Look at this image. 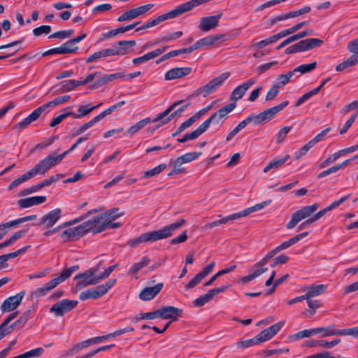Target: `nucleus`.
<instances>
[{"label":"nucleus","instance_id":"f257e3e1","mask_svg":"<svg viewBox=\"0 0 358 358\" xmlns=\"http://www.w3.org/2000/svg\"><path fill=\"white\" fill-rule=\"evenodd\" d=\"M185 222L186 221L184 219H180L178 221L165 226L159 230L142 234L138 237L129 240L127 244L131 247H136L142 243H152L158 240L169 238L172 236L173 232L175 230L182 227Z\"/></svg>","mask_w":358,"mask_h":358},{"label":"nucleus","instance_id":"f03ea898","mask_svg":"<svg viewBox=\"0 0 358 358\" xmlns=\"http://www.w3.org/2000/svg\"><path fill=\"white\" fill-rule=\"evenodd\" d=\"M200 4H201V0H191L189 1L185 2L178 6L176 8L171 10L170 12L159 15V17L150 21H148L141 27L136 28V31H139L141 30L152 27L166 20L178 17L184 13L192 10L193 8L199 6Z\"/></svg>","mask_w":358,"mask_h":358},{"label":"nucleus","instance_id":"7ed1b4c3","mask_svg":"<svg viewBox=\"0 0 358 358\" xmlns=\"http://www.w3.org/2000/svg\"><path fill=\"white\" fill-rule=\"evenodd\" d=\"M288 104L289 101H284L280 104L267 108L257 115L252 114L244 120L239 122L236 128L240 131L251 122H253L257 125L264 124L270 121L278 113L283 110Z\"/></svg>","mask_w":358,"mask_h":358},{"label":"nucleus","instance_id":"20e7f679","mask_svg":"<svg viewBox=\"0 0 358 358\" xmlns=\"http://www.w3.org/2000/svg\"><path fill=\"white\" fill-rule=\"evenodd\" d=\"M319 207L320 204L315 203L311 206H303L301 209L296 210L292 214L290 221L286 224V228L287 229H292L294 228L301 220L308 218L299 225L298 231L306 228L308 225L314 222L310 216L319 208Z\"/></svg>","mask_w":358,"mask_h":358},{"label":"nucleus","instance_id":"39448f33","mask_svg":"<svg viewBox=\"0 0 358 358\" xmlns=\"http://www.w3.org/2000/svg\"><path fill=\"white\" fill-rule=\"evenodd\" d=\"M271 203V199L263 201V202L256 204L252 207L248 208L242 211L227 215L220 220H218L214 221L211 223L207 224L204 227H203V229L212 228V227L217 226L219 224H225L227 222L233 221V220L239 219L241 217H245L252 213H254L255 211H257V210H259L264 208L265 206L270 204Z\"/></svg>","mask_w":358,"mask_h":358},{"label":"nucleus","instance_id":"423d86ee","mask_svg":"<svg viewBox=\"0 0 358 358\" xmlns=\"http://www.w3.org/2000/svg\"><path fill=\"white\" fill-rule=\"evenodd\" d=\"M99 269V264L86 270L83 273L77 274L74 280H78L76 288L80 290L89 285H94L101 282L99 275H96Z\"/></svg>","mask_w":358,"mask_h":358},{"label":"nucleus","instance_id":"0eeeda50","mask_svg":"<svg viewBox=\"0 0 358 358\" xmlns=\"http://www.w3.org/2000/svg\"><path fill=\"white\" fill-rule=\"evenodd\" d=\"M323 41L319 38H310L300 41L299 42L286 48L285 53L287 55L307 51L318 47L323 43Z\"/></svg>","mask_w":358,"mask_h":358},{"label":"nucleus","instance_id":"6e6552de","mask_svg":"<svg viewBox=\"0 0 358 358\" xmlns=\"http://www.w3.org/2000/svg\"><path fill=\"white\" fill-rule=\"evenodd\" d=\"M108 224V222H104V216L99 214L92 219L83 222L81 225L85 234L90 231L93 234H98L106 230L107 229Z\"/></svg>","mask_w":358,"mask_h":358},{"label":"nucleus","instance_id":"1a4fd4ad","mask_svg":"<svg viewBox=\"0 0 358 358\" xmlns=\"http://www.w3.org/2000/svg\"><path fill=\"white\" fill-rule=\"evenodd\" d=\"M78 303V302L76 300L62 299L52 305L50 312L53 313L55 317H62L65 313L74 309Z\"/></svg>","mask_w":358,"mask_h":358},{"label":"nucleus","instance_id":"9d476101","mask_svg":"<svg viewBox=\"0 0 358 358\" xmlns=\"http://www.w3.org/2000/svg\"><path fill=\"white\" fill-rule=\"evenodd\" d=\"M59 163V162L57 158L56 155L50 154L48 155L45 158H44L43 160H41L38 164H37L33 168V170L35 172L36 175L38 173L44 175L52 166L58 164Z\"/></svg>","mask_w":358,"mask_h":358},{"label":"nucleus","instance_id":"9b49d317","mask_svg":"<svg viewBox=\"0 0 358 358\" xmlns=\"http://www.w3.org/2000/svg\"><path fill=\"white\" fill-rule=\"evenodd\" d=\"M229 73L225 72L213 78L206 85L203 86V97H206L215 92L223 83L229 77Z\"/></svg>","mask_w":358,"mask_h":358},{"label":"nucleus","instance_id":"f8f14e48","mask_svg":"<svg viewBox=\"0 0 358 358\" xmlns=\"http://www.w3.org/2000/svg\"><path fill=\"white\" fill-rule=\"evenodd\" d=\"M24 295L25 291H22L15 296L7 298L1 306L2 312H10L16 309L21 303Z\"/></svg>","mask_w":358,"mask_h":358},{"label":"nucleus","instance_id":"ddd939ff","mask_svg":"<svg viewBox=\"0 0 358 358\" xmlns=\"http://www.w3.org/2000/svg\"><path fill=\"white\" fill-rule=\"evenodd\" d=\"M62 210L60 208H55L43 215L38 225H45V228L52 227L61 217Z\"/></svg>","mask_w":358,"mask_h":358},{"label":"nucleus","instance_id":"4468645a","mask_svg":"<svg viewBox=\"0 0 358 358\" xmlns=\"http://www.w3.org/2000/svg\"><path fill=\"white\" fill-rule=\"evenodd\" d=\"M85 234L82 225L80 224L77 227L66 229L60 234V237L64 242H66L79 239Z\"/></svg>","mask_w":358,"mask_h":358},{"label":"nucleus","instance_id":"2eb2a0df","mask_svg":"<svg viewBox=\"0 0 358 358\" xmlns=\"http://www.w3.org/2000/svg\"><path fill=\"white\" fill-rule=\"evenodd\" d=\"M182 101V100H180L173 103L164 112H162L159 114H158L155 119H153L152 120H151V122H160L161 123L159 125H157V127H159L160 126L167 124L173 119V115H171V114L169 115L170 113Z\"/></svg>","mask_w":358,"mask_h":358},{"label":"nucleus","instance_id":"dca6fc26","mask_svg":"<svg viewBox=\"0 0 358 358\" xmlns=\"http://www.w3.org/2000/svg\"><path fill=\"white\" fill-rule=\"evenodd\" d=\"M160 310L161 318L162 319H170L171 321H176L182 316V310L171 306H163Z\"/></svg>","mask_w":358,"mask_h":358},{"label":"nucleus","instance_id":"f3484780","mask_svg":"<svg viewBox=\"0 0 358 358\" xmlns=\"http://www.w3.org/2000/svg\"><path fill=\"white\" fill-rule=\"evenodd\" d=\"M163 287L162 282L157 283L152 287H147L140 292L139 298L143 301H150L161 292Z\"/></svg>","mask_w":358,"mask_h":358},{"label":"nucleus","instance_id":"a211bd4d","mask_svg":"<svg viewBox=\"0 0 358 358\" xmlns=\"http://www.w3.org/2000/svg\"><path fill=\"white\" fill-rule=\"evenodd\" d=\"M69 41L63 43L60 47L54 48L50 49L45 52H44L42 55L43 57H45L47 55H54V54H70L76 52L78 49V47H72L71 43H69Z\"/></svg>","mask_w":358,"mask_h":358},{"label":"nucleus","instance_id":"6ab92c4d","mask_svg":"<svg viewBox=\"0 0 358 358\" xmlns=\"http://www.w3.org/2000/svg\"><path fill=\"white\" fill-rule=\"evenodd\" d=\"M46 199L45 196H35L18 200L17 205L20 208L23 209L43 203Z\"/></svg>","mask_w":358,"mask_h":358},{"label":"nucleus","instance_id":"aec40b11","mask_svg":"<svg viewBox=\"0 0 358 358\" xmlns=\"http://www.w3.org/2000/svg\"><path fill=\"white\" fill-rule=\"evenodd\" d=\"M256 80L254 78L249 79L245 83L238 85L236 87L232 92L231 94V99H234L236 101L241 99L246 91L255 83Z\"/></svg>","mask_w":358,"mask_h":358},{"label":"nucleus","instance_id":"412c9836","mask_svg":"<svg viewBox=\"0 0 358 358\" xmlns=\"http://www.w3.org/2000/svg\"><path fill=\"white\" fill-rule=\"evenodd\" d=\"M222 13L215 15L203 17V32H207L215 29L218 24Z\"/></svg>","mask_w":358,"mask_h":358},{"label":"nucleus","instance_id":"4be33fe9","mask_svg":"<svg viewBox=\"0 0 358 358\" xmlns=\"http://www.w3.org/2000/svg\"><path fill=\"white\" fill-rule=\"evenodd\" d=\"M189 68H174L168 71L164 76L166 80L180 78L190 73Z\"/></svg>","mask_w":358,"mask_h":358},{"label":"nucleus","instance_id":"5701e85b","mask_svg":"<svg viewBox=\"0 0 358 358\" xmlns=\"http://www.w3.org/2000/svg\"><path fill=\"white\" fill-rule=\"evenodd\" d=\"M327 286L322 284L320 285H313L306 287L303 290L306 291V294L303 295L306 299L308 298H313L319 296L326 292Z\"/></svg>","mask_w":358,"mask_h":358},{"label":"nucleus","instance_id":"b1692460","mask_svg":"<svg viewBox=\"0 0 358 358\" xmlns=\"http://www.w3.org/2000/svg\"><path fill=\"white\" fill-rule=\"evenodd\" d=\"M40 116L38 115L36 111L34 110L28 117L23 119L19 123L15 124L13 127V129L17 130L18 132H21L22 130L27 128L31 123L38 119Z\"/></svg>","mask_w":358,"mask_h":358},{"label":"nucleus","instance_id":"393cba45","mask_svg":"<svg viewBox=\"0 0 358 358\" xmlns=\"http://www.w3.org/2000/svg\"><path fill=\"white\" fill-rule=\"evenodd\" d=\"M201 155V152H187L185 155L178 157L173 162L175 168L180 167L182 164L190 162L197 159Z\"/></svg>","mask_w":358,"mask_h":358},{"label":"nucleus","instance_id":"a878e982","mask_svg":"<svg viewBox=\"0 0 358 358\" xmlns=\"http://www.w3.org/2000/svg\"><path fill=\"white\" fill-rule=\"evenodd\" d=\"M340 342H341L340 338L334 339L330 342L323 341V340H321V341L310 340V341H306L305 342V345L307 347H309V348L315 347V346H322L323 348H331L334 347L335 345H336L337 344H338Z\"/></svg>","mask_w":358,"mask_h":358},{"label":"nucleus","instance_id":"bb28decb","mask_svg":"<svg viewBox=\"0 0 358 358\" xmlns=\"http://www.w3.org/2000/svg\"><path fill=\"white\" fill-rule=\"evenodd\" d=\"M317 334H322V337H328L332 336H340V329H336V324H333L327 327H321L316 328Z\"/></svg>","mask_w":358,"mask_h":358},{"label":"nucleus","instance_id":"cd10ccee","mask_svg":"<svg viewBox=\"0 0 358 358\" xmlns=\"http://www.w3.org/2000/svg\"><path fill=\"white\" fill-rule=\"evenodd\" d=\"M308 234V232L306 231V232H302L299 234L294 236V237L289 238V240H287L286 241H284L280 245H278L277 247V250H279V252H280L282 250H285V249L294 245L295 243H298L300 240H301L302 238L307 236Z\"/></svg>","mask_w":358,"mask_h":358},{"label":"nucleus","instance_id":"c85d7f7f","mask_svg":"<svg viewBox=\"0 0 358 358\" xmlns=\"http://www.w3.org/2000/svg\"><path fill=\"white\" fill-rule=\"evenodd\" d=\"M230 287V285H224L220 287L209 289L208 292L203 295V304L209 302L213 297L220 293L224 292Z\"/></svg>","mask_w":358,"mask_h":358},{"label":"nucleus","instance_id":"c756f323","mask_svg":"<svg viewBox=\"0 0 358 358\" xmlns=\"http://www.w3.org/2000/svg\"><path fill=\"white\" fill-rule=\"evenodd\" d=\"M150 122V117H146L143 120H141L139 122H136L133 126H131V127H129V129L124 133V134L126 136H132Z\"/></svg>","mask_w":358,"mask_h":358},{"label":"nucleus","instance_id":"7c9ffc66","mask_svg":"<svg viewBox=\"0 0 358 358\" xmlns=\"http://www.w3.org/2000/svg\"><path fill=\"white\" fill-rule=\"evenodd\" d=\"M36 176L35 172L34 171L33 169H31L30 171H27L24 174L22 175L20 177L17 178V179L14 180L8 186V189L12 190L17 186L20 185V184L23 183L24 182L29 180L30 178L34 177Z\"/></svg>","mask_w":358,"mask_h":358},{"label":"nucleus","instance_id":"2f4dec72","mask_svg":"<svg viewBox=\"0 0 358 358\" xmlns=\"http://www.w3.org/2000/svg\"><path fill=\"white\" fill-rule=\"evenodd\" d=\"M358 64V55H352L346 60L336 66L337 71H342L348 68L352 67Z\"/></svg>","mask_w":358,"mask_h":358},{"label":"nucleus","instance_id":"473e14b6","mask_svg":"<svg viewBox=\"0 0 358 358\" xmlns=\"http://www.w3.org/2000/svg\"><path fill=\"white\" fill-rule=\"evenodd\" d=\"M116 282V279H110L108 282H106L105 284L100 285L96 286V287H94V289L95 292L96 293V295L98 298L101 297L105 294L108 292V291L112 288Z\"/></svg>","mask_w":358,"mask_h":358},{"label":"nucleus","instance_id":"72a5a7b5","mask_svg":"<svg viewBox=\"0 0 358 358\" xmlns=\"http://www.w3.org/2000/svg\"><path fill=\"white\" fill-rule=\"evenodd\" d=\"M101 105V103H99L98 105L93 106L91 107H90L89 105L80 106L78 109V111L79 112V113L77 114V113L72 112L71 116L74 118L84 117L85 116L89 115L94 109L99 107Z\"/></svg>","mask_w":358,"mask_h":358},{"label":"nucleus","instance_id":"f704fd0d","mask_svg":"<svg viewBox=\"0 0 358 358\" xmlns=\"http://www.w3.org/2000/svg\"><path fill=\"white\" fill-rule=\"evenodd\" d=\"M289 158V155L280 159H274L271 160L264 169V172L267 173L273 169H278L281 167Z\"/></svg>","mask_w":358,"mask_h":358},{"label":"nucleus","instance_id":"c9c22d12","mask_svg":"<svg viewBox=\"0 0 358 358\" xmlns=\"http://www.w3.org/2000/svg\"><path fill=\"white\" fill-rule=\"evenodd\" d=\"M150 262L148 257L144 256L139 262L135 263L129 270L128 275H134L138 272L141 269L148 266Z\"/></svg>","mask_w":358,"mask_h":358},{"label":"nucleus","instance_id":"e433bc0d","mask_svg":"<svg viewBox=\"0 0 358 358\" xmlns=\"http://www.w3.org/2000/svg\"><path fill=\"white\" fill-rule=\"evenodd\" d=\"M315 331L316 328L305 329L289 336V338L291 341H298L303 338H309L313 335L317 334V332Z\"/></svg>","mask_w":358,"mask_h":358},{"label":"nucleus","instance_id":"4c0bfd02","mask_svg":"<svg viewBox=\"0 0 358 358\" xmlns=\"http://www.w3.org/2000/svg\"><path fill=\"white\" fill-rule=\"evenodd\" d=\"M136 41H120L116 43L117 50L120 55H126L129 48H132L136 45Z\"/></svg>","mask_w":358,"mask_h":358},{"label":"nucleus","instance_id":"58836bf2","mask_svg":"<svg viewBox=\"0 0 358 358\" xmlns=\"http://www.w3.org/2000/svg\"><path fill=\"white\" fill-rule=\"evenodd\" d=\"M200 135H201V125L199 126L196 130L185 134L182 138H178V141L179 143H185L188 141L194 140L197 138Z\"/></svg>","mask_w":358,"mask_h":358},{"label":"nucleus","instance_id":"ea45409f","mask_svg":"<svg viewBox=\"0 0 358 358\" xmlns=\"http://www.w3.org/2000/svg\"><path fill=\"white\" fill-rule=\"evenodd\" d=\"M36 217H37L36 215H28V216H25V217H21V218L16 219L15 220L8 222L6 223V224L7 226V228H10V227H16L18 224H22L25 222L34 220L36 219Z\"/></svg>","mask_w":358,"mask_h":358},{"label":"nucleus","instance_id":"a19ab883","mask_svg":"<svg viewBox=\"0 0 358 358\" xmlns=\"http://www.w3.org/2000/svg\"><path fill=\"white\" fill-rule=\"evenodd\" d=\"M201 117V110H199L196 113L189 117L188 120L182 122L180 127L179 130H185L191 127L197 120Z\"/></svg>","mask_w":358,"mask_h":358},{"label":"nucleus","instance_id":"79ce46f5","mask_svg":"<svg viewBox=\"0 0 358 358\" xmlns=\"http://www.w3.org/2000/svg\"><path fill=\"white\" fill-rule=\"evenodd\" d=\"M62 84V91L64 92H69L76 87L80 86L81 83L80 80H69L66 81H64L61 83Z\"/></svg>","mask_w":358,"mask_h":358},{"label":"nucleus","instance_id":"37998d69","mask_svg":"<svg viewBox=\"0 0 358 358\" xmlns=\"http://www.w3.org/2000/svg\"><path fill=\"white\" fill-rule=\"evenodd\" d=\"M119 210L118 208H113L101 215L104 216V220H115L124 215V212L120 213Z\"/></svg>","mask_w":358,"mask_h":358},{"label":"nucleus","instance_id":"c03bdc74","mask_svg":"<svg viewBox=\"0 0 358 358\" xmlns=\"http://www.w3.org/2000/svg\"><path fill=\"white\" fill-rule=\"evenodd\" d=\"M279 250H277V247L270 251L263 259L255 264V268H266L264 266L272 259Z\"/></svg>","mask_w":358,"mask_h":358},{"label":"nucleus","instance_id":"a18cd8bd","mask_svg":"<svg viewBox=\"0 0 358 358\" xmlns=\"http://www.w3.org/2000/svg\"><path fill=\"white\" fill-rule=\"evenodd\" d=\"M236 107V103L235 102L231 103L228 105H226L220 108L216 113L218 114V115L222 120L226 119L227 115L229 113H231Z\"/></svg>","mask_w":358,"mask_h":358},{"label":"nucleus","instance_id":"49530a36","mask_svg":"<svg viewBox=\"0 0 358 358\" xmlns=\"http://www.w3.org/2000/svg\"><path fill=\"white\" fill-rule=\"evenodd\" d=\"M69 108H66L64 109L65 110H66V113H62V114L58 115L57 117L53 118L50 123V126L51 127H55V126L60 124L64 119H66V117H68L69 116H71L72 111L69 110Z\"/></svg>","mask_w":358,"mask_h":358},{"label":"nucleus","instance_id":"de8ad7c7","mask_svg":"<svg viewBox=\"0 0 358 358\" xmlns=\"http://www.w3.org/2000/svg\"><path fill=\"white\" fill-rule=\"evenodd\" d=\"M256 270L251 274L248 275L246 276H244L242 278L241 280L243 282H248L249 281H251L256 278L257 277L259 276L262 273H265L268 271V268H255Z\"/></svg>","mask_w":358,"mask_h":358},{"label":"nucleus","instance_id":"09e8293b","mask_svg":"<svg viewBox=\"0 0 358 358\" xmlns=\"http://www.w3.org/2000/svg\"><path fill=\"white\" fill-rule=\"evenodd\" d=\"M222 119L218 114L214 113L208 120L203 122V133L210 127V124H217Z\"/></svg>","mask_w":358,"mask_h":358},{"label":"nucleus","instance_id":"8fccbe9b","mask_svg":"<svg viewBox=\"0 0 358 358\" xmlns=\"http://www.w3.org/2000/svg\"><path fill=\"white\" fill-rule=\"evenodd\" d=\"M79 265H74L70 268H64L60 275L58 276V278L60 280V281L62 282L65 280H66L68 278H69L71 274L78 271L79 269Z\"/></svg>","mask_w":358,"mask_h":358},{"label":"nucleus","instance_id":"3c124183","mask_svg":"<svg viewBox=\"0 0 358 358\" xmlns=\"http://www.w3.org/2000/svg\"><path fill=\"white\" fill-rule=\"evenodd\" d=\"M166 168V165L165 164H161L152 169L146 171L144 172L143 178H151L155 176L158 175L162 171H164Z\"/></svg>","mask_w":358,"mask_h":358},{"label":"nucleus","instance_id":"603ef678","mask_svg":"<svg viewBox=\"0 0 358 358\" xmlns=\"http://www.w3.org/2000/svg\"><path fill=\"white\" fill-rule=\"evenodd\" d=\"M317 62L300 65L294 69V71L300 72L301 74L310 72L316 68Z\"/></svg>","mask_w":358,"mask_h":358},{"label":"nucleus","instance_id":"864d4df0","mask_svg":"<svg viewBox=\"0 0 358 358\" xmlns=\"http://www.w3.org/2000/svg\"><path fill=\"white\" fill-rule=\"evenodd\" d=\"M79 299L81 301H85L89 299H99L96 293L95 292L94 288L88 289L84 292H82L79 295Z\"/></svg>","mask_w":358,"mask_h":358},{"label":"nucleus","instance_id":"5fc2aeb1","mask_svg":"<svg viewBox=\"0 0 358 358\" xmlns=\"http://www.w3.org/2000/svg\"><path fill=\"white\" fill-rule=\"evenodd\" d=\"M185 50H182V49H179V50H173L171 52H169L165 55H164L163 56H162L159 59H158L157 61H156V64H160L161 62H162L164 60H166L169 58H171V57H176L180 54H183L185 53Z\"/></svg>","mask_w":358,"mask_h":358},{"label":"nucleus","instance_id":"6e6d98bb","mask_svg":"<svg viewBox=\"0 0 358 358\" xmlns=\"http://www.w3.org/2000/svg\"><path fill=\"white\" fill-rule=\"evenodd\" d=\"M155 59V57L152 55V52L151 51V52H149L143 55L141 57L133 59L132 63L134 65H138V64H141L142 63H145V62H146L148 61H150L151 59Z\"/></svg>","mask_w":358,"mask_h":358},{"label":"nucleus","instance_id":"4d7b16f0","mask_svg":"<svg viewBox=\"0 0 358 358\" xmlns=\"http://www.w3.org/2000/svg\"><path fill=\"white\" fill-rule=\"evenodd\" d=\"M89 345H90V343L89 339H87L83 342H81L80 343L75 345L71 349H70L68 351L67 355H72L75 353L78 352L83 348L88 347Z\"/></svg>","mask_w":358,"mask_h":358},{"label":"nucleus","instance_id":"13d9d810","mask_svg":"<svg viewBox=\"0 0 358 358\" xmlns=\"http://www.w3.org/2000/svg\"><path fill=\"white\" fill-rule=\"evenodd\" d=\"M278 40L276 34L273 35L264 40H262L259 42L256 43L254 46L258 48H263L266 47V45L271 44Z\"/></svg>","mask_w":358,"mask_h":358},{"label":"nucleus","instance_id":"bf43d9fd","mask_svg":"<svg viewBox=\"0 0 358 358\" xmlns=\"http://www.w3.org/2000/svg\"><path fill=\"white\" fill-rule=\"evenodd\" d=\"M137 15L136 14L135 10L134 9H131L130 10H128L123 14H122L119 17L117 18L118 22H124V21H129L131 20L134 18H136Z\"/></svg>","mask_w":358,"mask_h":358},{"label":"nucleus","instance_id":"052dcab7","mask_svg":"<svg viewBox=\"0 0 358 358\" xmlns=\"http://www.w3.org/2000/svg\"><path fill=\"white\" fill-rule=\"evenodd\" d=\"M77 221H78V220H71L69 222H64L62 224L54 228L53 229L48 230V231H45L44 233V235L46 236H49L57 232L59 230H60L62 228H64L67 226H70V225L77 223Z\"/></svg>","mask_w":358,"mask_h":358},{"label":"nucleus","instance_id":"680f3d73","mask_svg":"<svg viewBox=\"0 0 358 358\" xmlns=\"http://www.w3.org/2000/svg\"><path fill=\"white\" fill-rule=\"evenodd\" d=\"M259 342L257 340V337L256 336L252 339H248V340L238 342L237 347L246 348H249L250 346H252L254 345L259 344Z\"/></svg>","mask_w":358,"mask_h":358},{"label":"nucleus","instance_id":"e2e57ef3","mask_svg":"<svg viewBox=\"0 0 358 358\" xmlns=\"http://www.w3.org/2000/svg\"><path fill=\"white\" fill-rule=\"evenodd\" d=\"M201 282V271L199 272L185 287L186 290L196 287Z\"/></svg>","mask_w":358,"mask_h":358},{"label":"nucleus","instance_id":"0e129e2a","mask_svg":"<svg viewBox=\"0 0 358 358\" xmlns=\"http://www.w3.org/2000/svg\"><path fill=\"white\" fill-rule=\"evenodd\" d=\"M51 31V27L49 25H42L34 29L33 34L36 36H39L43 34H48Z\"/></svg>","mask_w":358,"mask_h":358},{"label":"nucleus","instance_id":"69168bd1","mask_svg":"<svg viewBox=\"0 0 358 358\" xmlns=\"http://www.w3.org/2000/svg\"><path fill=\"white\" fill-rule=\"evenodd\" d=\"M340 336H352L358 338V327L340 329Z\"/></svg>","mask_w":358,"mask_h":358},{"label":"nucleus","instance_id":"338daca9","mask_svg":"<svg viewBox=\"0 0 358 358\" xmlns=\"http://www.w3.org/2000/svg\"><path fill=\"white\" fill-rule=\"evenodd\" d=\"M290 130L291 127H285L282 128L277 134V143H282L285 140Z\"/></svg>","mask_w":358,"mask_h":358},{"label":"nucleus","instance_id":"774afa93","mask_svg":"<svg viewBox=\"0 0 358 358\" xmlns=\"http://www.w3.org/2000/svg\"><path fill=\"white\" fill-rule=\"evenodd\" d=\"M348 50L353 55H358V38L348 43Z\"/></svg>","mask_w":358,"mask_h":358}]
</instances>
